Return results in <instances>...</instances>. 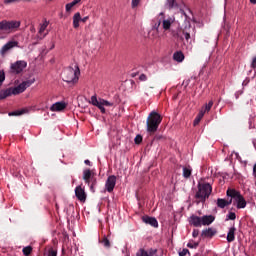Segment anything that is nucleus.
<instances>
[{
    "label": "nucleus",
    "instance_id": "8",
    "mask_svg": "<svg viewBox=\"0 0 256 256\" xmlns=\"http://www.w3.org/2000/svg\"><path fill=\"white\" fill-rule=\"evenodd\" d=\"M25 67H27V62L23 60L16 61L15 63L11 64V71L12 73H16V75H19V73H22Z\"/></svg>",
    "mask_w": 256,
    "mask_h": 256
},
{
    "label": "nucleus",
    "instance_id": "12",
    "mask_svg": "<svg viewBox=\"0 0 256 256\" xmlns=\"http://www.w3.org/2000/svg\"><path fill=\"white\" fill-rule=\"evenodd\" d=\"M142 221L146 223V225H151V227H159V222H157L155 217L143 216Z\"/></svg>",
    "mask_w": 256,
    "mask_h": 256
},
{
    "label": "nucleus",
    "instance_id": "31",
    "mask_svg": "<svg viewBox=\"0 0 256 256\" xmlns=\"http://www.w3.org/2000/svg\"><path fill=\"white\" fill-rule=\"evenodd\" d=\"M32 252H33V247H31V246H26L22 250V253L25 256H30Z\"/></svg>",
    "mask_w": 256,
    "mask_h": 256
},
{
    "label": "nucleus",
    "instance_id": "40",
    "mask_svg": "<svg viewBox=\"0 0 256 256\" xmlns=\"http://www.w3.org/2000/svg\"><path fill=\"white\" fill-rule=\"evenodd\" d=\"M139 3H141V0H132V9L139 7Z\"/></svg>",
    "mask_w": 256,
    "mask_h": 256
},
{
    "label": "nucleus",
    "instance_id": "49",
    "mask_svg": "<svg viewBox=\"0 0 256 256\" xmlns=\"http://www.w3.org/2000/svg\"><path fill=\"white\" fill-rule=\"evenodd\" d=\"M161 139H163V136L156 135V136L154 137V141H159V140H161Z\"/></svg>",
    "mask_w": 256,
    "mask_h": 256
},
{
    "label": "nucleus",
    "instance_id": "55",
    "mask_svg": "<svg viewBox=\"0 0 256 256\" xmlns=\"http://www.w3.org/2000/svg\"><path fill=\"white\" fill-rule=\"evenodd\" d=\"M160 15H163V13H160Z\"/></svg>",
    "mask_w": 256,
    "mask_h": 256
},
{
    "label": "nucleus",
    "instance_id": "33",
    "mask_svg": "<svg viewBox=\"0 0 256 256\" xmlns=\"http://www.w3.org/2000/svg\"><path fill=\"white\" fill-rule=\"evenodd\" d=\"M211 107H213V100H210L202 109L205 111V113H209L211 111Z\"/></svg>",
    "mask_w": 256,
    "mask_h": 256
},
{
    "label": "nucleus",
    "instance_id": "27",
    "mask_svg": "<svg viewBox=\"0 0 256 256\" xmlns=\"http://www.w3.org/2000/svg\"><path fill=\"white\" fill-rule=\"evenodd\" d=\"M204 116H205V111H203L202 109L200 110V112L198 113L197 117L194 120V126L199 125V123L201 122Z\"/></svg>",
    "mask_w": 256,
    "mask_h": 256
},
{
    "label": "nucleus",
    "instance_id": "43",
    "mask_svg": "<svg viewBox=\"0 0 256 256\" xmlns=\"http://www.w3.org/2000/svg\"><path fill=\"white\" fill-rule=\"evenodd\" d=\"M73 7H74V6H73V3H72V2L66 4V11H67V12L71 11V9H73Z\"/></svg>",
    "mask_w": 256,
    "mask_h": 256
},
{
    "label": "nucleus",
    "instance_id": "13",
    "mask_svg": "<svg viewBox=\"0 0 256 256\" xmlns=\"http://www.w3.org/2000/svg\"><path fill=\"white\" fill-rule=\"evenodd\" d=\"M95 177V174H93V171L91 169H85L83 171V181L86 183V185H89V181H91Z\"/></svg>",
    "mask_w": 256,
    "mask_h": 256
},
{
    "label": "nucleus",
    "instance_id": "28",
    "mask_svg": "<svg viewBox=\"0 0 256 256\" xmlns=\"http://www.w3.org/2000/svg\"><path fill=\"white\" fill-rule=\"evenodd\" d=\"M193 170H191V167H183V178L189 179L191 177V173Z\"/></svg>",
    "mask_w": 256,
    "mask_h": 256
},
{
    "label": "nucleus",
    "instance_id": "45",
    "mask_svg": "<svg viewBox=\"0 0 256 256\" xmlns=\"http://www.w3.org/2000/svg\"><path fill=\"white\" fill-rule=\"evenodd\" d=\"M139 80L140 81H147V75L141 74L140 77H139Z\"/></svg>",
    "mask_w": 256,
    "mask_h": 256
},
{
    "label": "nucleus",
    "instance_id": "23",
    "mask_svg": "<svg viewBox=\"0 0 256 256\" xmlns=\"http://www.w3.org/2000/svg\"><path fill=\"white\" fill-rule=\"evenodd\" d=\"M217 233L213 228H208L202 231L201 237H213Z\"/></svg>",
    "mask_w": 256,
    "mask_h": 256
},
{
    "label": "nucleus",
    "instance_id": "52",
    "mask_svg": "<svg viewBox=\"0 0 256 256\" xmlns=\"http://www.w3.org/2000/svg\"><path fill=\"white\" fill-rule=\"evenodd\" d=\"M253 176L256 177V163L254 164V167H253Z\"/></svg>",
    "mask_w": 256,
    "mask_h": 256
},
{
    "label": "nucleus",
    "instance_id": "36",
    "mask_svg": "<svg viewBox=\"0 0 256 256\" xmlns=\"http://www.w3.org/2000/svg\"><path fill=\"white\" fill-rule=\"evenodd\" d=\"M143 142V136H141V135H137L136 137H135V139H134V143L136 144V145H141V143Z\"/></svg>",
    "mask_w": 256,
    "mask_h": 256
},
{
    "label": "nucleus",
    "instance_id": "44",
    "mask_svg": "<svg viewBox=\"0 0 256 256\" xmlns=\"http://www.w3.org/2000/svg\"><path fill=\"white\" fill-rule=\"evenodd\" d=\"M192 237H194V238L199 237V230L194 229L193 232H192Z\"/></svg>",
    "mask_w": 256,
    "mask_h": 256
},
{
    "label": "nucleus",
    "instance_id": "14",
    "mask_svg": "<svg viewBox=\"0 0 256 256\" xmlns=\"http://www.w3.org/2000/svg\"><path fill=\"white\" fill-rule=\"evenodd\" d=\"M136 256H157V249H150L149 251H146L145 249H140Z\"/></svg>",
    "mask_w": 256,
    "mask_h": 256
},
{
    "label": "nucleus",
    "instance_id": "22",
    "mask_svg": "<svg viewBox=\"0 0 256 256\" xmlns=\"http://www.w3.org/2000/svg\"><path fill=\"white\" fill-rule=\"evenodd\" d=\"M81 21V13L77 12L73 16V27L79 29V22Z\"/></svg>",
    "mask_w": 256,
    "mask_h": 256
},
{
    "label": "nucleus",
    "instance_id": "10",
    "mask_svg": "<svg viewBox=\"0 0 256 256\" xmlns=\"http://www.w3.org/2000/svg\"><path fill=\"white\" fill-rule=\"evenodd\" d=\"M18 42L17 41H9L7 42L0 50V55H2V57H5V55H7L8 51H11V49H13V47H17Z\"/></svg>",
    "mask_w": 256,
    "mask_h": 256
},
{
    "label": "nucleus",
    "instance_id": "9",
    "mask_svg": "<svg viewBox=\"0 0 256 256\" xmlns=\"http://www.w3.org/2000/svg\"><path fill=\"white\" fill-rule=\"evenodd\" d=\"M116 184H117V176L115 175L109 176L105 183L106 191H108V193H113V189H115Z\"/></svg>",
    "mask_w": 256,
    "mask_h": 256
},
{
    "label": "nucleus",
    "instance_id": "50",
    "mask_svg": "<svg viewBox=\"0 0 256 256\" xmlns=\"http://www.w3.org/2000/svg\"><path fill=\"white\" fill-rule=\"evenodd\" d=\"M71 3L75 7V5H77L78 3H81V0H73Z\"/></svg>",
    "mask_w": 256,
    "mask_h": 256
},
{
    "label": "nucleus",
    "instance_id": "37",
    "mask_svg": "<svg viewBox=\"0 0 256 256\" xmlns=\"http://www.w3.org/2000/svg\"><path fill=\"white\" fill-rule=\"evenodd\" d=\"M167 3L170 9H173V7H177V3L175 0H167Z\"/></svg>",
    "mask_w": 256,
    "mask_h": 256
},
{
    "label": "nucleus",
    "instance_id": "15",
    "mask_svg": "<svg viewBox=\"0 0 256 256\" xmlns=\"http://www.w3.org/2000/svg\"><path fill=\"white\" fill-rule=\"evenodd\" d=\"M189 223L190 225H193V227H201L202 226L201 217L196 215H191L189 218Z\"/></svg>",
    "mask_w": 256,
    "mask_h": 256
},
{
    "label": "nucleus",
    "instance_id": "38",
    "mask_svg": "<svg viewBox=\"0 0 256 256\" xmlns=\"http://www.w3.org/2000/svg\"><path fill=\"white\" fill-rule=\"evenodd\" d=\"M228 219H230V221H235V219H237V215L235 214V212H230L227 215Z\"/></svg>",
    "mask_w": 256,
    "mask_h": 256
},
{
    "label": "nucleus",
    "instance_id": "11",
    "mask_svg": "<svg viewBox=\"0 0 256 256\" xmlns=\"http://www.w3.org/2000/svg\"><path fill=\"white\" fill-rule=\"evenodd\" d=\"M75 195L78 201H81L82 203H85V201H87V194L85 193V189H83V187L77 186L75 188Z\"/></svg>",
    "mask_w": 256,
    "mask_h": 256
},
{
    "label": "nucleus",
    "instance_id": "25",
    "mask_svg": "<svg viewBox=\"0 0 256 256\" xmlns=\"http://www.w3.org/2000/svg\"><path fill=\"white\" fill-rule=\"evenodd\" d=\"M25 113H27V109L9 112L8 115H9V117H19V115H25Z\"/></svg>",
    "mask_w": 256,
    "mask_h": 256
},
{
    "label": "nucleus",
    "instance_id": "24",
    "mask_svg": "<svg viewBox=\"0 0 256 256\" xmlns=\"http://www.w3.org/2000/svg\"><path fill=\"white\" fill-rule=\"evenodd\" d=\"M99 243H101L106 249L111 247V241H109L106 235H104L102 239L99 240Z\"/></svg>",
    "mask_w": 256,
    "mask_h": 256
},
{
    "label": "nucleus",
    "instance_id": "48",
    "mask_svg": "<svg viewBox=\"0 0 256 256\" xmlns=\"http://www.w3.org/2000/svg\"><path fill=\"white\" fill-rule=\"evenodd\" d=\"M88 20H89V16H86L84 18H81L80 21H82V23H87Z\"/></svg>",
    "mask_w": 256,
    "mask_h": 256
},
{
    "label": "nucleus",
    "instance_id": "21",
    "mask_svg": "<svg viewBox=\"0 0 256 256\" xmlns=\"http://www.w3.org/2000/svg\"><path fill=\"white\" fill-rule=\"evenodd\" d=\"M173 59H174V61H177L178 63H183V61L185 60V54H183V52H181V51L175 52L173 54Z\"/></svg>",
    "mask_w": 256,
    "mask_h": 256
},
{
    "label": "nucleus",
    "instance_id": "47",
    "mask_svg": "<svg viewBox=\"0 0 256 256\" xmlns=\"http://www.w3.org/2000/svg\"><path fill=\"white\" fill-rule=\"evenodd\" d=\"M17 1H19V0H4V3H5L6 5H9L10 3H15V2H17Z\"/></svg>",
    "mask_w": 256,
    "mask_h": 256
},
{
    "label": "nucleus",
    "instance_id": "7",
    "mask_svg": "<svg viewBox=\"0 0 256 256\" xmlns=\"http://www.w3.org/2000/svg\"><path fill=\"white\" fill-rule=\"evenodd\" d=\"M33 83H35V78L26 80V81L22 82L21 84H19L18 86L14 87L13 88L14 95H19V94L23 93L28 87H31L33 85Z\"/></svg>",
    "mask_w": 256,
    "mask_h": 256
},
{
    "label": "nucleus",
    "instance_id": "46",
    "mask_svg": "<svg viewBox=\"0 0 256 256\" xmlns=\"http://www.w3.org/2000/svg\"><path fill=\"white\" fill-rule=\"evenodd\" d=\"M251 67H252V69H256V57L253 58Z\"/></svg>",
    "mask_w": 256,
    "mask_h": 256
},
{
    "label": "nucleus",
    "instance_id": "4",
    "mask_svg": "<svg viewBox=\"0 0 256 256\" xmlns=\"http://www.w3.org/2000/svg\"><path fill=\"white\" fill-rule=\"evenodd\" d=\"M79 75H81L79 66H76V69L73 67H68L62 72V79L66 83H77V81H79Z\"/></svg>",
    "mask_w": 256,
    "mask_h": 256
},
{
    "label": "nucleus",
    "instance_id": "2",
    "mask_svg": "<svg viewBox=\"0 0 256 256\" xmlns=\"http://www.w3.org/2000/svg\"><path fill=\"white\" fill-rule=\"evenodd\" d=\"M161 121H163L161 114L155 111L150 112L146 120L147 133L155 135V133H157V129H159V125H161Z\"/></svg>",
    "mask_w": 256,
    "mask_h": 256
},
{
    "label": "nucleus",
    "instance_id": "6",
    "mask_svg": "<svg viewBox=\"0 0 256 256\" xmlns=\"http://www.w3.org/2000/svg\"><path fill=\"white\" fill-rule=\"evenodd\" d=\"M90 103L94 105V107H98V109L103 115L107 113L105 107H113L114 105L113 102H109L103 98L97 99V96L95 95L91 97Z\"/></svg>",
    "mask_w": 256,
    "mask_h": 256
},
{
    "label": "nucleus",
    "instance_id": "30",
    "mask_svg": "<svg viewBox=\"0 0 256 256\" xmlns=\"http://www.w3.org/2000/svg\"><path fill=\"white\" fill-rule=\"evenodd\" d=\"M47 25H48L47 23H44V24H42V25L40 26V29H39V32H38V33H39V36H38V37H39L40 39H44V37L47 35V34H44V35H43V33H45V29H47ZM41 35H43V36H41Z\"/></svg>",
    "mask_w": 256,
    "mask_h": 256
},
{
    "label": "nucleus",
    "instance_id": "18",
    "mask_svg": "<svg viewBox=\"0 0 256 256\" xmlns=\"http://www.w3.org/2000/svg\"><path fill=\"white\" fill-rule=\"evenodd\" d=\"M175 19L173 18H167L162 21V27L164 31H169L171 29V25H173Z\"/></svg>",
    "mask_w": 256,
    "mask_h": 256
},
{
    "label": "nucleus",
    "instance_id": "16",
    "mask_svg": "<svg viewBox=\"0 0 256 256\" xmlns=\"http://www.w3.org/2000/svg\"><path fill=\"white\" fill-rule=\"evenodd\" d=\"M67 108V104L65 102H56L50 108V111H63Z\"/></svg>",
    "mask_w": 256,
    "mask_h": 256
},
{
    "label": "nucleus",
    "instance_id": "53",
    "mask_svg": "<svg viewBox=\"0 0 256 256\" xmlns=\"http://www.w3.org/2000/svg\"><path fill=\"white\" fill-rule=\"evenodd\" d=\"M84 163H85V165L91 166V161H89V160H85Z\"/></svg>",
    "mask_w": 256,
    "mask_h": 256
},
{
    "label": "nucleus",
    "instance_id": "51",
    "mask_svg": "<svg viewBox=\"0 0 256 256\" xmlns=\"http://www.w3.org/2000/svg\"><path fill=\"white\" fill-rule=\"evenodd\" d=\"M231 203H233V198L226 200V205L229 206L231 205Z\"/></svg>",
    "mask_w": 256,
    "mask_h": 256
},
{
    "label": "nucleus",
    "instance_id": "32",
    "mask_svg": "<svg viewBox=\"0 0 256 256\" xmlns=\"http://www.w3.org/2000/svg\"><path fill=\"white\" fill-rule=\"evenodd\" d=\"M182 35H184L186 41H189V39H191V32L187 30V28L182 30Z\"/></svg>",
    "mask_w": 256,
    "mask_h": 256
},
{
    "label": "nucleus",
    "instance_id": "41",
    "mask_svg": "<svg viewBox=\"0 0 256 256\" xmlns=\"http://www.w3.org/2000/svg\"><path fill=\"white\" fill-rule=\"evenodd\" d=\"M159 27H161V20H158V22H156L153 25V29H155L156 31H159Z\"/></svg>",
    "mask_w": 256,
    "mask_h": 256
},
{
    "label": "nucleus",
    "instance_id": "42",
    "mask_svg": "<svg viewBox=\"0 0 256 256\" xmlns=\"http://www.w3.org/2000/svg\"><path fill=\"white\" fill-rule=\"evenodd\" d=\"M187 253H189V249L184 248L182 251L179 252V256H185L187 255Z\"/></svg>",
    "mask_w": 256,
    "mask_h": 256
},
{
    "label": "nucleus",
    "instance_id": "35",
    "mask_svg": "<svg viewBox=\"0 0 256 256\" xmlns=\"http://www.w3.org/2000/svg\"><path fill=\"white\" fill-rule=\"evenodd\" d=\"M5 82V71L0 70V87L3 86V83Z\"/></svg>",
    "mask_w": 256,
    "mask_h": 256
},
{
    "label": "nucleus",
    "instance_id": "3",
    "mask_svg": "<svg viewBox=\"0 0 256 256\" xmlns=\"http://www.w3.org/2000/svg\"><path fill=\"white\" fill-rule=\"evenodd\" d=\"M213 193V187L209 183H198V190L195 194L197 203H205Z\"/></svg>",
    "mask_w": 256,
    "mask_h": 256
},
{
    "label": "nucleus",
    "instance_id": "54",
    "mask_svg": "<svg viewBox=\"0 0 256 256\" xmlns=\"http://www.w3.org/2000/svg\"><path fill=\"white\" fill-rule=\"evenodd\" d=\"M250 3H252V5H256V0H250Z\"/></svg>",
    "mask_w": 256,
    "mask_h": 256
},
{
    "label": "nucleus",
    "instance_id": "5",
    "mask_svg": "<svg viewBox=\"0 0 256 256\" xmlns=\"http://www.w3.org/2000/svg\"><path fill=\"white\" fill-rule=\"evenodd\" d=\"M227 197H231L234 199L235 203L237 204V209H245L247 207V201L241 195V192L235 190V189H228L226 191Z\"/></svg>",
    "mask_w": 256,
    "mask_h": 256
},
{
    "label": "nucleus",
    "instance_id": "17",
    "mask_svg": "<svg viewBox=\"0 0 256 256\" xmlns=\"http://www.w3.org/2000/svg\"><path fill=\"white\" fill-rule=\"evenodd\" d=\"M202 225L207 226L211 225L215 221V216L213 215H204L201 217Z\"/></svg>",
    "mask_w": 256,
    "mask_h": 256
},
{
    "label": "nucleus",
    "instance_id": "20",
    "mask_svg": "<svg viewBox=\"0 0 256 256\" xmlns=\"http://www.w3.org/2000/svg\"><path fill=\"white\" fill-rule=\"evenodd\" d=\"M235 231H237V228H235L234 226L229 229L227 234L228 243H233V241H235Z\"/></svg>",
    "mask_w": 256,
    "mask_h": 256
},
{
    "label": "nucleus",
    "instance_id": "1",
    "mask_svg": "<svg viewBox=\"0 0 256 256\" xmlns=\"http://www.w3.org/2000/svg\"><path fill=\"white\" fill-rule=\"evenodd\" d=\"M21 27V21L2 20L0 21V39H5L7 35L15 33Z\"/></svg>",
    "mask_w": 256,
    "mask_h": 256
},
{
    "label": "nucleus",
    "instance_id": "34",
    "mask_svg": "<svg viewBox=\"0 0 256 256\" xmlns=\"http://www.w3.org/2000/svg\"><path fill=\"white\" fill-rule=\"evenodd\" d=\"M187 247L189 249H197V247H199V242H194L193 240H191L190 242H188Z\"/></svg>",
    "mask_w": 256,
    "mask_h": 256
},
{
    "label": "nucleus",
    "instance_id": "29",
    "mask_svg": "<svg viewBox=\"0 0 256 256\" xmlns=\"http://www.w3.org/2000/svg\"><path fill=\"white\" fill-rule=\"evenodd\" d=\"M217 207H219L220 209H225V207H227V200H225L223 198H218L217 199Z\"/></svg>",
    "mask_w": 256,
    "mask_h": 256
},
{
    "label": "nucleus",
    "instance_id": "26",
    "mask_svg": "<svg viewBox=\"0 0 256 256\" xmlns=\"http://www.w3.org/2000/svg\"><path fill=\"white\" fill-rule=\"evenodd\" d=\"M92 193H95V187L97 186V178L94 176L87 184Z\"/></svg>",
    "mask_w": 256,
    "mask_h": 256
},
{
    "label": "nucleus",
    "instance_id": "39",
    "mask_svg": "<svg viewBox=\"0 0 256 256\" xmlns=\"http://www.w3.org/2000/svg\"><path fill=\"white\" fill-rule=\"evenodd\" d=\"M48 256H57V250L54 248H50L48 250Z\"/></svg>",
    "mask_w": 256,
    "mask_h": 256
},
{
    "label": "nucleus",
    "instance_id": "19",
    "mask_svg": "<svg viewBox=\"0 0 256 256\" xmlns=\"http://www.w3.org/2000/svg\"><path fill=\"white\" fill-rule=\"evenodd\" d=\"M11 95H15V92H13V88H8L6 90L0 91V99H7V97H11Z\"/></svg>",
    "mask_w": 256,
    "mask_h": 256
}]
</instances>
